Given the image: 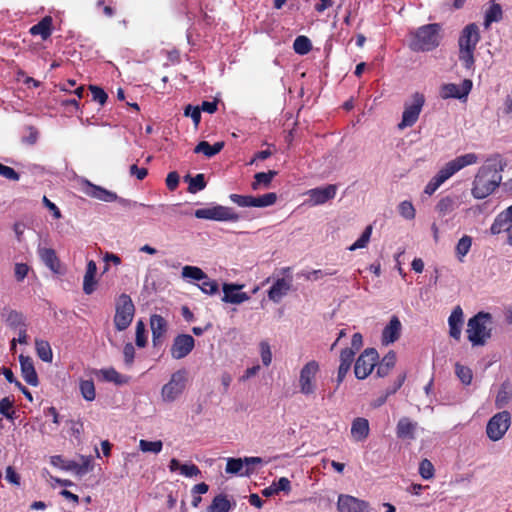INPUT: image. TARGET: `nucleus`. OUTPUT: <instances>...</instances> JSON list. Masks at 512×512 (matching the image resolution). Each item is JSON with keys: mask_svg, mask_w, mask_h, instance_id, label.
<instances>
[{"mask_svg": "<svg viewBox=\"0 0 512 512\" xmlns=\"http://www.w3.org/2000/svg\"><path fill=\"white\" fill-rule=\"evenodd\" d=\"M13 404L9 398L5 397L0 401V413L6 418H12Z\"/></svg>", "mask_w": 512, "mask_h": 512, "instance_id": "338daca9", "label": "nucleus"}, {"mask_svg": "<svg viewBox=\"0 0 512 512\" xmlns=\"http://www.w3.org/2000/svg\"><path fill=\"white\" fill-rule=\"evenodd\" d=\"M441 25L432 23L423 25L411 33L410 48L413 51L427 52L439 46L441 41Z\"/></svg>", "mask_w": 512, "mask_h": 512, "instance_id": "7ed1b4c3", "label": "nucleus"}, {"mask_svg": "<svg viewBox=\"0 0 512 512\" xmlns=\"http://www.w3.org/2000/svg\"><path fill=\"white\" fill-rule=\"evenodd\" d=\"M80 461L68 460L67 465H62V469L73 471L79 476H83L93 469L92 458L90 456H80Z\"/></svg>", "mask_w": 512, "mask_h": 512, "instance_id": "b1692460", "label": "nucleus"}, {"mask_svg": "<svg viewBox=\"0 0 512 512\" xmlns=\"http://www.w3.org/2000/svg\"><path fill=\"white\" fill-rule=\"evenodd\" d=\"M180 473L187 478H193L199 476L201 471L195 464L186 463L181 465Z\"/></svg>", "mask_w": 512, "mask_h": 512, "instance_id": "052dcab7", "label": "nucleus"}, {"mask_svg": "<svg viewBox=\"0 0 512 512\" xmlns=\"http://www.w3.org/2000/svg\"><path fill=\"white\" fill-rule=\"evenodd\" d=\"M402 325L397 316H393L382 332V344L389 345L397 341L401 334Z\"/></svg>", "mask_w": 512, "mask_h": 512, "instance_id": "4be33fe9", "label": "nucleus"}, {"mask_svg": "<svg viewBox=\"0 0 512 512\" xmlns=\"http://www.w3.org/2000/svg\"><path fill=\"white\" fill-rule=\"evenodd\" d=\"M502 19V8L499 4L492 3L485 13V27H489L491 23L498 22Z\"/></svg>", "mask_w": 512, "mask_h": 512, "instance_id": "79ce46f5", "label": "nucleus"}, {"mask_svg": "<svg viewBox=\"0 0 512 512\" xmlns=\"http://www.w3.org/2000/svg\"><path fill=\"white\" fill-rule=\"evenodd\" d=\"M231 503L226 496L220 494L214 497L212 503L208 507V512H229Z\"/></svg>", "mask_w": 512, "mask_h": 512, "instance_id": "58836bf2", "label": "nucleus"}, {"mask_svg": "<svg viewBox=\"0 0 512 512\" xmlns=\"http://www.w3.org/2000/svg\"><path fill=\"white\" fill-rule=\"evenodd\" d=\"M291 490V482L286 477H281L278 481H274L270 486L262 490V495L270 497L280 492L288 493Z\"/></svg>", "mask_w": 512, "mask_h": 512, "instance_id": "2f4dec72", "label": "nucleus"}, {"mask_svg": "<svg viewBox=\"0 0 512 512\" xmlns=\"http://www.w3.org/2000/svg\"><path fill=\"white\" fill-rule=\"evenodd\" d=\"M135 307L127 294H121L116 302L114 324L117 330L123 331L129 327L134 317Z\"/></svg>", "mask_w": 512, "mask_h": 512, "instance_id": "0eeeda50", "label": "nucleus"}, {"mask_svg": "<svg viewBox=\"0 0 512 512\" xmlns=\"http://www.w3.org/2000/svg\"><path fill=\"white\" fill-rule=\"evenodd\" d=\"M337 186L334 184H329L324 187H317L314 189H310L306 192L308 195V203L311 206H318L326 203L327 201L333 199L336 196Z\"/></svg>", "mask_w": 512, "mask_h": 512, "instance_id": "dca6fc26", "label": "nucleus"}, {"mask_svg": "<svg viewBox=\"0 0 512 512\" xmlns=\"http://www.w3.org/2000/svg\"><path fill=\"white\" fill-rule=\"evenodd\" d=\"M396 363V354L394 351L388 352L381 362L379 363L376 374L378 377H385L389 374L391 369L395 366Z\"/></svg>", "mask_w": 512, "mask_h": 512, "instance_id": "c9c22d12", "label": "nucleus"}, {"mask_svg": "<svg viewBox=\"0 0 512 512\" xmlns=\"http://www.w3.org/2000/svg\"><path fill=\"white\" fill-rule=\"evenodd\" d=\"M464 314L460 306H456L448 318L449 335L455 340H460Z\"/></svg>", "mask_w": 512, "mask_h": 512, "instance_id": "aec40b11", "label": "nucleus"}, {"mask_svg": "<svg viewBox=\"0 0 512 512\" xmlns=\"http://www.w3.org/2000/svg\"><path fill=\"white\" fill-rule=\"evenodd\" d=\"M472 81L465 79L461 84L447 83L440 88V97L442 99H466L472 89Z\"/></svg>", "mask_w": 512, "mask_h": 512, "instance_id": "ddd939ff", "label": "nucleus"}, {"mask_svg": "<svg viewBox=\"0 0 512 512\" xmlns=\"http://www.w3.org/2000/svg\"><path fill=\"white\" fill-rule=\"evenodd\" d=\"M19 362L24 380L31 386H37L39 381L32 358L20 355Z\"/></svg>", "mask_w": 512, "mask_h": 512, "instance_id": "5701e85b", "label": "nucleus"}, {"mask_svg": "<svg viewBox=\"0 0 512 512\" xmlns=\"http://www.w3.org/2000/svg\"><path fill=\"white\" fill-rule=\"evenodd\" d=\"M419 473L424 479H431L434 476V466L428 459H423L419 465Z\"/></svg>", "mask_w": 512, "mask_h": 512, "instance_id": "4d7b16f0", "label": "nucleus"}, {"mask_svg": "<svg viewBox=\"0 0 512 512\" xmlns=\"http://www.w3.org/2000/svg\"><path fill=\"white\" fill-rule=\"evenodd\" d=\"M492 317L489 313L479 312L470 318L467 324L468 339L472 345H483L491 336Z\"/></svg>", "mask_w": 512, "mask_h": 512, "instance_id": "20e7f679", "label": "nucleus"}, {"mask_svg": "<svg viewBox=\"0 0 512 512\" xmlns=\"http://www.w3.org/2000/svg\"><path fill=\"white\" fill-rule=\"evenodd\" d=\"M320 371V365L316 360L308 361L299 373V391L304 396L314 395L317 390L316 377Z\"/></svg>", "mask_w": 512, "mask_h": 512, "instance_id": "423d86ee", "label": "nucleus"}, {"mask_svg": "<svg viewBox=\"0 0 512 512\" xmlns=\"http://www.w3.org/2000/svg\"><path fill=\"white\" fill-rule=\"evenodd\" d=\"M89 89L92 93V98L94 101H97L101 105L105 104L108 96H107V93L102 88H100L98 86H90Z\"/></svg>", "mask_w": 512, "mask_h": 512, "instance_id": "0e129e2a", "label": "nucleus"}, {"mask_svg": "<svg viewBox=\"0 0 512 512\" xmlns=\"http://www.w3.org/2000/svg\"><path fill=\"white\" fill-rule=\"evenodd\" d=\"M163 443L161 440L157 441H148L141 439L139 441V449L144 453H153V454H159L162 451Z\"/></svg>", "mask_w": 512, "mask_h": 512, "instance_id": "a18cd8bd", "label": "nucleus"}, {"mask_svg": "<svg viewBox=\"0 0 512 512\" xmlns=\"http://www.w3.org/2000/svg\"><path fill=\"white\" fill-rule=\"evenodd\" d=\"M195 340L191 335L180 334L175 337L170 349L173 359H182L186 357L194 348Z\"/></svg>", "mask_w": 512, "mask_h": 512, "instance_id": "2eb2a0df", "label": "nucleus"}, {"mask_svg": "<svg viewBox=\"0 0 512 512\" xmlns=\"http://www.w3.org/2000/svg\"><path fill=\"white\" fill-rule=\"evenodd\" d=\"M293 48L297 54L305 55L311 50L312 44L306 36H298L294 40Z\"/></svg>", "mask_w": 512, "mask_h": 512, "instance_id": "8fccbe9b", "label": "nucleus"}, {"mask_svg": "<svg viewBox=\"0 0 512 512\" xmlns=\"http://www.w3.org/2000/svg\"><path fill=\"white\" fill-rule=\"evenodd\" d=\"M277 175V172L270 170L268 172H259L254 175V181L251 184L253 190H259L261 188H268L271 184L272 179Z\"/></svg>", "mask_w": 512, "mask_h": 512, "instance_id": "f704fd0d", "label": "nucleus"}, {"mask_svg": "<svg viewBox=\"0 0 512 512\" xmlns=\"http://www.w3.org/2000/svg\"><path fill=\"white\" fill-rule=\"evenodd\" d=\"M378 357V353L375 349H365L355 362V376L358 379H365L373 371Z\"/></svg>", "mask_w": 512, "mask_h": 512, "instance_id": "9b49d317", "label": "nucleus"}, {"mask_svg": "<svg viewBox=\"0 0 512 512\" xmlns=\"http://www.w3.org/2000/svg\"><path fill=\"white\" fill-rule=\"evenodd\" d=\"M338 512H371L369 502L348 494H340L337 500Z\"/></svg>", "mask_w": 512, "mask_h": 512, "instance_id": "f8f14e48", "label": "nucleus"}, {"mask_svg": "<svg viewBox=\"0 0 512 512\" xmlns=\"http://www.w3.org/2000/svg\"><path fill=\"white\" fill-rule=\"evenodd\" d=\"M185 181L188 182L189 184L188 190L190 193H196L198 191L203 190L206 187V182L203 174H197L194 177L187 175L185 177Z\"/></svg>", "mask_w": 512, "mask_h": 512, "instance_id": "37998d69", "label": "nucleus"}, {"mask_svg": "<svg viewBox=\"0 0 512 512\" xmlns=\"http://www.w3.org/2000/svg\"><path fill=\"white\" fill-rule=\"evenodd\" d=\"M243 287L244 285L240 284L224 283L222 287L224 295L221 300L230 304H241L248 301L250 296L247 293L240 291Z\"/></svg>", "mask_w": 512, "mask_h": 512, "instance_id": "a211bd4d", "label": "nucleus"}, {"mask_svg": "<svg viewBox=\"0 0 512 512\" xmlns=\"http://www.w3.org/2000/svg\"><path fill=\"white\" fill-rule=\"evenodd\" d=\"M454 209L455 201L449 196L442 198L436 205L437 212L442 216L450 214Z\"/></svg>", "mask_w": 512, "mask_h": 512, "instance_id": "3c124183", "label": "nucleus"}, {"mask_svg": "<svg viewBox=\"0 0 512 512\" xmlns=\"http://www.w3.org/2000/svg\"><path fill=\"white\" fill-rule=\"evenodd\" d=\"M201 281L202 283L199 285V288L203 293L213 295L218 291V283L215 280L207 277Z\"/></svg>", "mask_w": 512, "mask_h": 512, "instance_id": "13d9d810", "label": "nucleus"}, {"mask_svg": "<svg viewBox=\"0 0 512 512\" xmlns=\"http://www.w3.org/2000/svg\"><path fill=\"white\" fill-rule=\"evenodd\" d=\"M472 246V238L468 235L461 237L456 245L455 253L460 262L468 254Z\"/></svg>", "mask_w": 512, "mask_h": 512, "instance_id": "a19ab883", "label": "nucleus"}, {"mask_svg": "<svg viewBox=\"0 0 512 512\" xmlns=\"http://www.w3.org/2000/svg\"><path fill=\"white\" fill-rule=\"evenodd\" d=\"M0 175L11 181H18L20 175L11 167L0 163Z\"/></svg>", "mask_w": 512, "mask_h": 512, "instance_id": "69168bd1", "label": "nucleus"}, {"mask_svg": "<svg viewBox=\"0 0 512 512\" xmlns=\"http://www.w3.org/2000/svg\"><path fill=\"white\" fill-rule=\"evenodd\" d=\"M512 228V205L500 212L490 227L493 235L500 234L501 232H510Z\"/></svg>", "mask_w": 512, "mask_h": 512, "instance_id": "6ab92c4d", "label": "nucleus"}, {"mask_svg": "<svg viewBox=\"0 0 512 512\" xmlns=\"http://www.w3.org/2000/svg\"><path fill=\"white\" fill-rule=\"evenodd\" d=\"M150 327L153 343L158 345L167 332V321L161 315L154 314L150 317Z\"/></svg>", "mask_w": 512, "mask_h": 512, "instance_id": "a878e982", "label": "nucleus"}, {"mask_svg": "<svg viewBox=\"0 0 512 512\" xmlns=\"http://www.w3.org/2000/svg\"><path fill=\"white\" fill-rule=\"evenodd\" d=\"M125 366L130 368L133 364L135 357V348L131 343H127L123 349Z\"/></svg>", "mask_w": 512, "mask_h": 512, "instance_id": "e2e57ef3", "label": "nucleus"}, {"mask_svg": "<svg viewBox=\"0 0 512 512\" xmlns=\"http://www.w3.org/2000/svg\"><path fill=\"white\" fill-rule=\"evenodd\" d=\"M371 234L372 226L368 225L361 236L351 246L348 247V250L355 251L357 249L365 248L370 241Z\"/></svg>", "mask_w": 512, "mask_h": 512, "instance_id": "de8ad7c7", "label": "nucleus"}, {"mask_svg": "<svg viewBox=\"0 0 512 512\" xmlns=\"http://www.w3.org/2000/svg\"><path fill=\"white\" fill-rule=\"evenodd\" d=\"M52 32V18L49 16L44 17L39 23L30 28L32 35H40L43 40H46Z\"/></svg>", "mask_w": 512, "mask_h": 512, "instance_id": "72a5a7b5", "label": "nucleus"}, {"mask_svg": "<svg viewBox=\"0 0 512 512\" xmlns=\"http://www.w3.org/2000/svg\"><path fill=\"white\" fill-rule=\"evenodd\" d=\"M35 348H36V352H37L38 357L42 361H44V362H51L52 361L53 353H52V349L50 347V344L47 341L41 340V339H36L35 340Z\"/></svg>", "mask_w": 512, "mask_h": 512, "instance_id": "ea45409f", "label": "nucleus"}, {"mask_svg": "<svg viewBox=\"0 0 512 512\" xmlns=\"http://www.w3.org/2000/svg\"><path fill=\"white\" fill-rule=\"evenodd\" d=\"M80 392L87 401H93L96 396L95 386L92 380H81L79 384Z\"/></svg>", "mask_w": 512, "mask_h": 512, "instance_id": "09e8293b", "label": "nucleus"}, {"mask_svg": "<svg viewBox=\"0 0 512 512\" xmlns=\"http://www.w3.org/2000/svg\"><path fill=\"white\" fill-rule=\"evenodd\" d=\"M511 425V414L509 411H501L496 413L488 421L486 426V434L488 438L494 442L501 440Z\"/></svg>", "mask_w": 512, "mask_h": 512, "instance_id": "6e6552de", "label": "nucleus"}, {"mask_svg": "<svg viewBox=\"0 0 512 512\" xmlns=\"http://www.w3.org/2000/svg\"><path fill=\"white\" fill-rule=\"evenodd\" d=\"M225 471L228 474L249 476L253 470L252 468H246L241 458H228Z\"/></svg>", "mask_w": 512, "mask_h": 512, "instance_id": "7c9ffc66", "label": "nucleus"}, {"mask_svg": "<svg viewBox=\"0 0 512 512\" xmlns=\"http://www.w3.org/2000/svg\"><path fill=\"white\" fill-rule=\"evenodd\" d=\"M146 343L145 325L142 321H138L136 325V345L138 347H145Z\"/></svg>", "mask_w": 512, "mask_h": 512, "instance_id": "680f3d73", "label": "nucleus"}, {"mask_svg": "<svg viewBox=\"0 0 512 512\" xmlns=\"http://www.w3.org/2000/svg\"><path fill=\"white\" fill-rule=\"evenodd\" d=\"M224 147V142H216L210 145L207 141H201L194 149L195 153H203L206 157L210 158L218 154Z\"/></svg>", "mask_w": 512, "mask_h": 512, "instance_id": "e433bc0d", "label": "nucleus"}, {"mask_svg": "<svg viewBox=\"0 0 512 512\" xmlns=\"http://www.w3.org/2000/svg\"><path fill=\"white\" fill-rule=\"evenodd\" d=\"M260 354L262 363L265 366H269L272 362V352L268 342L262 341L260 343Z\"/></svg>", "mask_w": 512, "mask_h": 512, "instance_id": "bf43d9fd", "label": "nucleus"}, {"mask_svg": "<svg viewBox=\"0 0 512 512\" xmlns=\"http://www.w3.org/2000/svg\"><path fill=\"white\" fill-rule=\"evenodd\" d=\"M424 103L425 97L423 94L417 92L412 95L411 101L404 105L402 120L398 124L400 130L411 127L417 122Z\"/></svg>", "mask_w": 512, "mask_h": 512, "instance_id": "1a4fd4ad", "label": "nucleus"}, {"mask_svg": "<svg viewBox=\"0 0 512 512\" xmlns=\"http://www.w3.org/2000/svg\"><path fill=\"white\" fill-rule=\"evenodd\" d=\"M479 158L475 153H467L460 155L453 160L447 162L437 174L431 178L424 188V194L427 196L433 195L436 190L454 174L462 170L463 168L478 163Z\"/></svg>", "mask_w": 512, "mask_h": 512, "instance_id": "f257e3e1", "label": "nucleus"}, {"mask_svg": "<svg viewBox=\"0 0 512 512\" xmlns=\"http://www.w3.org/2000/svg\"><path fill=\"white\" fill-rule=\"evenodd\" d=\"M369 422L367 419L358 417L355 418L351 425V437L356 442H362L369 436Z\"/></svg>", "mask_w": 512, "mask_h": 512, "instance_id": "bb28decb", "label": "nucleus"}, {"mask_svg": "<svg viewBox=\"0 0 512 512\" xmlns=\"http://www.w3.org/2000/svg\"><path fill=\"white\" fill-rule=\"evenodd\" d=\"M512 398V386L510 382H504L495 399V405L497 408L505 407Z\"/></svg>", "mask_w": 512, "mask_h": 512, "instance_id": "4c0bfd02", "label": "nucleus"}, {"mask_svg": "<svg viewBox=\"0 0 512 512\" xmlns=\"http://www.w3.org/2000/svg\"><path fill=\"white\" fill-rule=\"evenodd\" d=\"M188 382V372L185 369L175 371L169 381L161 389V399L164 403H173L184 393Z\"/></svg>", "mask_w": 512, "mask_h": 512, "instance_id": "39448f33", "label": "nucleus"}, {"mask_svg": "<svg viewBox=\"0 0 512 512\" xmlns=\"http://www.w3.org/2000/svg\"><path fill=\"white\" fill-rule=\"evenodd\" d=\"M455 373L464 385H469L471 383L473 375L470 368L456 363Z\"/></svg>", "mask_w": 512, "mask_h": 512, "instance_id": "603ef678", "label": "nucleus"}, {"mask_svg": "<svg viewBox=\"0 0 512 512\" xmlns=\"http://www.w3.org/2000/svg\"><path fill=\"white\" fill-rule=\"evenodd\" d=\"M475 49L459 48V59L466 69H471L474 65Z\"/></svg>", "mask_w": 512, "mask_h": 512, "instance_id": "864d4df0", "label": "nucleus"}, {"mask_svg": "<svg viewBox=\"0 0 512 512\" xmlns=\"http://www.w3.org/2000/svg\"><path fill=\"white\" fill-rule=\"evenodd\" d=\"M480 40L479 29L475 24L467 25L459 38V48L475 49Z\"/></svg>", "mask_w": 512, "mask_h": 512, "instance_id": "412c9836", "label": "nucleus"}, {"mask_svg": "<svg viewBox=\"0 0 512 512\" xmlns=\"http://www.w3.org/2000/svg\"><path fill=\"white\" fill-rule=\"evenodd\" d=\"M292 276L277 278L268 290V298L274 303H279L292 288Z\"/></svg>", "mask_w": 512, "mask_h": 512, "instance_id": "f3484780", "label": "nucleus"}, {"mask_svg": "<svg viewBox=\"0 0 512 512\" xmlns=\"http://www.w3.org/2000/svg\"><path fill=\"white\" fill-rule=\"evenodd\" d=\"M81 190L85 195L103 202H115L118 200V196L115 192L107 190L102 186L95 185L88 180L82 181Z\"/></svg>", "mask_w": 512, "mask_h": 512, "instance_id": "4468645a", "label": "nucleus"}, {"mask_svg": "<svg viewBox=\"0 0 512 512\" xmlns=\"http://www.w3.org/2000/svg\"><path fill=\"white\" fill-rule=\"evenodd\" d=\"M182 277L183 278H190L193 280H203L207 278V275L203 272L202 269L196 266H189L186 265L182 268Z\"/></svg>", "mask_w": 512, "mask_h": 512, "instance_id": "49530a36", "label": "nucleus"}, {"mask_svg": "<svg viewBox=\"0 0 512 512\" xmlns=\"http://www.w3.org/2000/svg\"><path fill=\"white\" fill-rule=\"evenodd\" d=\"M355 351L353 349H343L340 353V365L337 373V384H341L345 379L351 364L354 360Z\"/></svg>", "mask_w": 512, "mask_h": 512, "instance_id": "cd10ccee", "label": "nucleus"}, {"mask_svg": "<svg viewBox=\"0 0 512 512\" xmlns=\"http://www.w3.org/2000/svg\"><path fill=\"white\" fill-rule=\"evenodd\" d=\"M229 198L233 203L240 207H253V196L231 194Z\"/></svg>", "mask_w": 512, "mask_h": 512, "instance_id": "6e6d98bb", "label": "nucleus"}, {"mask_svg": "<svg viewBox=\"0 0 512 512\" xmlns=\"http://www.w3.org/2000/svg\"><path fill=\"white\" fill-rule=\"evenodd\" d=\"M29 267L25 263H16L14 268V274L17 281H23L27 276Z\"/></svg>", "mask_w": 512, "mask_h": 512, "instance_id": "774afa93", "label": "nucleus"}, {"mask_svg": "<svg viewBox=\"0 0 512 512\" xmlns=\"http://www.w3.org/2000/svg\"><path fill=\"white\" fill-rule=\"evenodd\" d=\"M277 201V195L274 192H270L261 196H253V207L264 208L272 206Z\"/></svg>", "mask_w": 512, "mask_h": 512, "instance_id": "c03bdc74", "label": "nucleus"}, {"mask_svg": "<svg viewBox=\"0 0 512 512\" xmlns=\"http://www.w3.org/2000/svg\"><path fill=\"white\" fill-rule=\"evenodd\" d=\"M195 217L198 219L232 222L239 219L238 214L232 208L222 205L197 209L195 211Z\"/></svg>", "mask_w": 512, "mask_h": 512, "instance_id": "9d476101", "label": "nucleus"}, {"mask_svg": "<svg viewBox=\"0 0 512 512\" xmlns=\"http://www.w3.org/2000/svg\"><path fill=\"white\" fill-rule=\"evenodd\" d=\"M502 176L496 165L486 164L480 167L475 176L472 195L476 199H484L499 186Z\"/></svg>", "mask_w": 512, "mask_h": 512, "instance_id": "f03ea898", "label": "nucleus"}, {"mask_svg": "<svg viewBox=\"0 0 512 512\" xmlns=\"http://www.w3.org/2000/svg\"><path fill=\"white\" fill-rule=\"evenodd\" d=\"M97 273V265L95 261L90 260L87 263L86 272L83 279V291L90 295L95 291L97 281L95 279Z\"/></svg>", "mask_w": 512, "mask_h": 512, "instance_id": "c85d7f7f", "label": "nucleus"}, {"mask_svg": "<svg viewBox=\"0 0 512 512\" xmlns=\"http://www.w3.org/2000/svg\"><path fill=\"white\" fill-rule=\"evenodd\" d=\"M398 212L399 214L407 219V220H412L415 218V215H416V211H415V208L412 204V202L410 201H402L399 205H398Z\"/></svg>", "mask_w": 512, "mask_h": 512, "instance_id": "5fc2aeb1", "label": "nucleus"}, {"mask_svg": "<svg viewBox=\"0 0 512 512\" xmlns=\"http://www.w3.org/2000/svg\"><path fill=\"white\" fill-rule=\"evenodd\" d=\"M417 428V422L410 420L408 417H403L397 423L396 435L400 439L414 440Z\"/></svg>", "mask_w": 512, "mask_h": 512, "instance_id": "393cba45", "label": "nucleus"}, {"mask_svg": "<svg viewBox=\"0 0 512 512\" xmlns=\"http://www.w3.org/2000/svg\"><path fill=\"white\" fill-rule=\"evenodd\" d=\"M97 374L101 375L104 381L112 382L116 385L127 384L130 380L128 376L120 374L114 368L101 369L97 372Z\"/></svg>", "mask_w": 512, "mask_h": 512, "instance_id": "473e14b6", "label": "nucleus"}, {"mask_svg": "<svg viewBox=\"0 0 512 512\" xmlns=\"http://www.w3.org/2000/svg\"><path fill=\"white\" fill-rule=\"evenodd\" d=\"M38 255L43 263L53 272H58L60 263L52 248L38 247Z\"/></svg>", "mask_w": 512, "mask_h": 512, "instance_id": "c756f323", "label": "nucleus"}]
</instances>
